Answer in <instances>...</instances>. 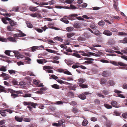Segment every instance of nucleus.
Wrapping results in <instances>:
<instances>
[{"label":"nucleus","instance_id":"f257e3e1","mask_svg":"<svg viewBox=\"0 0 127 127\" xmlns=\"http://www.w3.org/2000/svg\"><path fill=\"white\" fill-rule=\"evenodd\" d=\"M78 16L77 14H71L70 15L66 16L67 18L69 20H73L75 19L76 18L79 20H80L81 17H77Z\"/></svg>","mask_w":127,"mask_h":127},{"label":"nucleus","instance_id":"f03ea898","mask_svg":"<svg viewBox=\"0 0 127 127\" xmlns=\"http://www.w3.org/2000/svg\"><path fill=\"white\" fill-rule=\"evenodd\" d=\"M30 15L33 17L42 18V17L40 14L37 12H35L34 13L30 14Z\"/></svg>","mask_w":127,"mask_h":127},{"label":"nucleus","instance_id":"7ed1b4c3","mask_svg":"<svg viewBox=\"0 0 127 127\" xmlns=\"http://www.w3.org/2000/svg\"><path fill=\"white\" fill-rule=\"evenodd\" d=\"M38 6H37L36 7H34L32 6H31L29 7V9L30 11H36L38 10V9L37 8V7Z\"/></svg>","mask_w":127,"mask_h":127},{"label":"nucleus","instance_id":"20e7f679","mask_svg":"<svg viewBox=\"0 0 127 127\" xmlns=\"http://www.w3.org/2000/svg\"><path fill=\"white\" fill-rule=\"evenodd\" d=\"M40 47L43 48L44 46H43L41 45L39 46H33L32 47V52H34L36 51V50H39L40 49Z\"/></svg>","mask_w":127,"mask_h":127},{"label":"nucleus","instance_id":"39448f33","mask_svg":"<svg viewBox=\"0 0 127 127\" xmlns=\"http://www.w3.org/2000/svg\"><path fill=\"white\" fill-rule=\"evenodd\" d=\"M30 102H27L24 101L23 102V104L25 105H28L27 107L28 108L29 110L30 111H32V107H31V106L29 105Z\"/></svg>","mask_w":127,"mask_h":127},{"label":"nucleus","instance_id":"423d86ee","mask_svg":"<svg viewBox=\"0 0 127 127\" xmlns=\"http://www.w3.org/2000/svg\"><path fill=\"white\" fill-rule=\"evenodd\" d=\"M25 117L24 115H22L20 117L18 116H16L15 117V119L16 121L19 122H22L23 121V118Z\"/></svg>","mask_w":127,"mask_h":127},{"label":"nucleus","instance_id":"0eeeda50","mask_svg":"<svg viewBox=\"0 0 127 127\" xmlns=\"http://www.w3.org/2000/svg\"><path fill=\"white\" fill-rule=\"evenodd\" d=\"M103 33L107 36H110L112 35V33L108 30H105Z\"/></svg>","mask_w":127,"mask_h":127},{"label":"nucleus","instance_id":"6e6552de","mask_svg":"<svg viewBox=\"0 0 127 127\" xmlns=\"http://www.w3.org/2000/svg\"><path fill=\"white\" fill-rule=\"evenodd\" d=\"M14 91L11 90L10 92L11 93V96L13 98H15L16 97H19V95L18 94H15V93L14 92Z\"/></svg>","mask_w":127,"mask_h":127},{"label":"nucleus","instance_id":"1a4fd4ad","mask_svg":"<svg viewBox=\"0 0 127 127\" xmlns=\"http://www.w3.org/2000/svg\"><path fill=\"white\" fill-rule=\"evenodd\" d=\"M81 26V23L79 22H75L73 25L74 27L77 28H80Z\"/></svg>","mask_w":127,"mask_h":127},{"label":"nucleus","instance_id":"9d476101","mask_svg":"<svg viewBox=\"0 0 127 127\" xmlns=\"http://www.w3.org/2000/svg\"><path fill=\"white\" fill-rule=\"evenodd\" d=\"M114 92L115 93H117L118 94V95L119 97L123 98H125L124 96L122 94H120L122 92L121 91H119L117 90H114Z\"/></svg>","mask_w":127,"mask_h":127},{"label":"nucleus","instance_id":"9b49d317","mask_svg":"<svg viewBox=\"0 0 127 127\" xmlns=\"http://www.w3.org/2000/svg\"><path fill=\"white\" fill-rule=\"evenodd\" d=\"M107 85L109 86H113L115 85V83L114 81L109 80L107 82Z\"/></svg>","mask_w":127,"mask_h":127},{"label":"nucleus","instance_id":"f8f14e48","mask_svg":"<svg viewBox=\"0 0 127 127\" xmlns=\"http://www.w3.org/2000/svg\"><path fill=\"white\" fill-rule=\"evenodd\" d=\"M78 85H74L73 86H68V88L71 90H72L74 91H75L76 88L77 87Z\"/></svg>","mask_w":127,"mask_h":127},{"label":"nucleus","instance_id":"ddd939ff","mask_svg":"<svg viewBox=\"0 0 127 127\" xmlns=\"http://www.w3.org/2000/svg\"><path fill=\"white\" fill-rule=\"evenodd\" d=\"M7 90H5L4 87L0 85V93L1 92L6 93Z\"/></svg>","mask_w":127,"mask_h":127},{"label":"nucleus","instance_id":"4468645a","mask_svg":"<svg viewBox=\"0 0 127 127\" xmlns=\"http://www.w3.org/2000/svg\"><path fill=\"white\" fill-rule=\"evenodd\" d=\"M118 43H127V37L125 38L123 40H119L118 41Z\"/></svg>","mask_w":127,"mask_h":127},{"label":"nucleus","instance_id":"2eb2a0df","mask_svg":"<svg viewBox=\"0 0 127 127\" xmlns=\"http://www.w3.org/2000/svg\"><path fill=\"white\" fill-rule=\"evenodd\" d=\"M111 104L113 107L116 108H118L119 107V106H118L117 105V102L116 101H112L111 102Z\"/></svg>","mask_w":127,"mask_h":127},{"label":"nucleus","instance_id":"dca6fc26","mask_svg":"<svg viewBox=\"0 0 127 127\" xmlns=\"http://www.w3.org/2000/svg\"><path fill=\"white\" fill-rule=\"evenodd\" d=\"M7 39L8 40L12 42H15L16 41L15 38L14 37L10 36L8 37Z\"/></svg>","mask_w":127,"mask_h":127},{"label":"nucleus","instance_id":"f3484780","mask_svg":"<svg viewBox=\"0 0 127 127\" xmlns=\"http://www.w3.org/2000/svg\"><path fill=\"white\" fill-rule=\"evenodd\" d=\"M112 124L111 122L110 121H107L105 123V126L107 127H111Z\"/></svg>","mask_w":127,"mask_h":127},{"label":"nucleus","instance_id":"a211bd4d","mask_svg":"<svg viewBox=\"0 0 127 127\" xmlns=\"http://www.w3.org/2000/svg\"><path fill=\"white\" fill-rule=\"evenodd\" d=\"M25 60H27V61L26 62V63L27 64H31V62L30 61L31 60V58L28 57H25Z\"/></svg>","mask_w":127,"mask_h":127},{"label":"nucleus","instance_id":"6ab92c4d","mask_svg":"<svg viewBox=\"0 0 127 127\" xmlns=\"http://www.w3.org/2000/svg\"><path fill=\"white\" fill-rule=\"evenodd\" d=\"M19 10V7L18 6H14L11 9V11L15 12H18Z\"/></svg>","mask_w":127,"mask_h":127},{"label":"nucleus","instance_id":"aec40b11","mask_svg":"<svg viewBox=\"0 0 127 127\" xmlns=\"http://www.w3.org/2000/svg\"><path fill=\"white\" fill-rule=\"evenodd\" d=\"M4 110H0V114L3 116L5 117L6 115V113Z\"/></svg>","mask_w":127,"mask_h":127},{"label":"nucleus","instance_id":"412c9836","mask_svg":"<svg viewBox=\"0 0 127 127\" xmlns=\"http://www.w3.org/2000/svg\"><path fill=\"white\" fill-rule=\"evenodd\" d=\"M78 97L80 98L82 100H84L86 98V96L84 94L79 95Z\"/></svg>","mask_w":127,"mask_h":127},{"label":"nucleus","instance_id":"4be33fe9","mask_svg":"<svg viewBox=\"0 0 127 127\" xmlns=\"http://www.w3.org/2000/svg\"><path fill=\"white\" fill-rule=\"evenodd\" d=\"M29 105L31 106V107L33 108H36V106L37 105L36 103H34L33 102H30Z\"/></svg>","mask_w":127,"mask_h":127},{"label":"nucleus","instance_id":"5701e85b","mask_svg":"<svg viewBox=\"0 0 127 127\" xmlns=\"http://www.w3.org/2000/svg\"><path fill=\"white\" fill-rule=\"evenodd\" d=\"M61 21L64 22L65 23L67 24L69 23V21H68L64 17L63 18L61 19Z\"/></svg>","mask_w":127,"mask_h":127},{"label":"nucleus","instance_id":"b1692460","mask_svg":"<svg viewBox=\"0 0 127 127\" xmlns=\"http://www.w3.org/2000/svg\"><path fill=\"white\" fill-rule=\"evenodd\" d=\"M77 39L79 41L81 42L85 40L86 39L85 38L83 37L79 36L78 37Z\"/></svg>","mask_w":127,"mask_h":127},{"label":"nucleus","instance_id":"393cba45","mask_svg":"<svg viewBox=\"0 0 127 127\" xmlns=\"http://www.w3.org/2000/svg\"><path fill=\"white\" fill-rule=\"evenodd\" d=\"M80 64L79 63H76L75 65L72 66V68L74 69H75L80 67V65H79Z\"/></svg>","mask_w":127,"mask_h":127},{"label":"nucleus","instance_id":"a878e982","mask_svg":"<svg viewBox=\"0 0 127 127\" xmlns=\"http://www.w3.org/2000/svg\"><path fill=\"white\" fill-rule=\"evenodd\" d=\"M26 23L27 25V27L29 28H32L33 26L32 24L29 22L28 21L26 22Z\"/></svg>","mask_w":127,"mask_h":127},{"label":"nucleus","instance_id":"bb28decb","mask_svg":"<svg viewBox=\"0 0 127 127\" xmlns=\"http://www.w3.org/2000/svg\"><path fill=\"white\" fill-rule=\"evenodd\" d=\"M6 70L7 69L6 67L2 66L0 67V71H1L5 72Z\"/></svg>","mask_w":127,"mask_h":127},{"label":"nucleus","instance_id":"cd10ccee","mask_svg":"<svg viewBox=\"0 0 127 127\" xmlns=\"http://www.w3.org/2000/svg\"><path fill=\"white\" fill-rule=\"evenodd\" d=\"M76 81H78L80 84H83L82 83L85 81V80L82 78H80L78 80H76Z\"/></svg>","mask_w":127,"mask_h":127},{"label":"nucleus","instance_id":"c85d7f7f","mask_svg":"<svg viewBox=\"0 0 127 127\" xmlns=\"http://www.w3.org/2000/svg\"><path fill=\"white\" fill-rule=\"evenodd\" d=\"M45 61V59H43L42 60L39 59H37V63L40 64H43V62Z\"/></svg>","mask_w":127,"mask_h":127},{"label":"nucleus","instance_id":"c756f323","mask_svg":"<svg viewBox=\"0 0 127 127\" xmlns=\"http://www.w3.org/2000/svg\"><path fill=\"white\" fill-rule=\"evenodd\" d=\"M74 33H69L67 34V37L70 38L74 35Z\"/></svg>","mask_w":127,"mask_h":127},{"label":"nucleus","instance_id":"7c9ffc66","mask_svg":"<svg viewBox=\"0 0 127 127\" xmlns=\"http://www.w3.org/2000/svg\"><path fill=\"white\" fill-rule=\"evenodd\" d=\"M77 53H82V56H88L89 55L86 53H85L84 51H79Z\"/></svg>","mask_w":127,"mask_h":127},{"label":"nucleus","instance_id":"2f4dec72","mask_svg":"<svg viewBox=\"0 0 127 127\" xmlns=\"http://www.w3.org/2000/svg\"><path fill=\"white\" fill-rule=\"evenodd\" d=\"M107 81L104 78H102L100 80V84L102 85L106 83Z\"/></svg>","mask_w":127,"mask_h":127},{"label":"nucleus","instance_id":"473e14b6","mask_svg":"<svg viewBox=\"0 0 127 127\" xmlns=\"http://www.w3.org/2000/svg\"><path fill=\"white\" fill-rule=\"evenodd\" d=\"M104 106L106 108L108 109H111L112 108V107L111 105L106 103L104 104Z\"/></svg>","mask_w":127,"mask_h":127},{"label":"nucleus","instance_id":"72a5a7b5","mask_svg":"<svg viewBox=\"0 0 127 127\" xmlns=\"http://www.w3.org/2000/svg\"><path fill=\"white\" fill-rule=\"evenodd\" d=\"M31 94H25L22 95V96L24 97H30L31 96Z\"/></svg>","mask_w":127,"mask_h":127},{"label":"nucleus","instance_id":"f704fd0d","mask_svg":"<svg viewBox=\"0 0 127 127\" xmlns=\"http://www.w3.org/2000/svg\"><path fill=\"white\" fill-rule=\"evenodd\" d=\"M88 121L86 120H84L82 122V125L83 126H86L88 124Z\"/></svg>","mask_w":127,"mask_h":127},{"label":"nucleus","instance_id":"c9c22d12","mask_svg":"<svg viewBox=\"0 0 127 127\" xmlns=\"http://www.w3.org/2000/svg\"><path fill=\"white\" fill-rule=\"evenodd\" d=\"M7 29L8 30L11 31H13L14 28L12 26H7Z\"/></svg>","mask_w":127,"mask_h":127},{"label":"nucleus","instance_id":"e433bc0d","mask_svg":"<svg viewBox=\"0 0 127 127\" xmlns=\"http://www.w3.org/2000/svg\"><path fill=\"white\" fill-rule=\"evenodd\" d=\"M79 86H80L82 88H87L88 87V86L86 84H80Z\"/></svg>","mask_w":127,"mask_h":127},{"label":"nucleus","instance_id":"4c0bfd02","mask_svg":"<svg viewBox=\"0 0 127 127\" xmlns=\"http://www.w3.org/2000/svg\"><path fill=\"white\" fill-rule=\"evenodd\" d=\"M9 24H10L11 26H14L16 25V22H14L13 21L11 20L9 22Z\"/></svg>","mask_w":127,"mask_h":127},{"label":"nucleus","instance_id":"58836bf2","mask_svg":"<svg viewBox=\"0 0 127 127\" xmlns=\"http://www.w3.org/2000/svg\"><path fill=\"white\" fill-rule=\"evenodd\" d=\"M72 112L74 113H76L78 112V110L77 108L76 107H74L73 108L72 110Z\"/></svg>","mask_w":127,"mask_h":127},{"label":"nucleus","instance_id":"ea45409f","mask_svg":"<svg viewBox=\"0 0 127 127\" xmlns=\"http://www.w3.org/2000/svg\"><path fill=\"white\" fill-rule=\"evenodd\" d=\"M94 102L95 104L97 105L99 104L100 103V100L97 99H95L94 100Z\"/></svg>","mask_w":127,"mask_h":127},{"label":"nucleus","instance_id":"a19ab883","mask_svg":"<svg viewBox=\"0 0 127 127\" xmlns=\"http://www.w3.org/2000/svg\"><path fill=\"white\" fill-rule=\"evenodd\" d=\"M67 95L71 97H73L74 96L73 93L72 92H69L67 93Z\"/></svg>","mask_w":127,"mask_h":127},{"label":"nucleus","instance_id":"79ce46f5","mask_svg":"<svg viewBox=\"0 0 127 127\" xmlns=\"http://www.w3.org/2000/svg\"><path fill=\"white\" fill-rule=\"evenodd\" d=\"M118 65H119L121 66H127V64H125L123 63L120 62H118Z\"/></svg>","mask_w":127,"mask_h":127},{"label":"nucleus","instance_id":"37998d69","mask_svg":"<svg viewBox=\"0 0 127 127\" xmlns=\"http://www.w3.org/2000/svg\"><path fill=\"white\" fill-rule=\"evenodd\" d=\"M52 87L56 89H59V86L56 84H54L51 86Z\"/></svg>","mask_w":127,"mask_h":127},{"label":"nucleus","instance_id":"c03bdc74","mask_svg":"<svg viewBox=\"0 0 127 127\" xmlns=\"http://www.w3.org/2000/svg\"><path fill=\"white\" fill-rule=\"evenodd\" d=\"M8 71L10 74H15L16 73V72H17L16 71L12 69L9 70Z\"/></svg>","mask_w":127,"mask_h":127},{"label":"nucleus","instance_id":"a18cd8bd","mask_svg":"<svg viewBox=\"0 0 127 127\" xmlns=\"http://www.w3.org/2000/svg\"><path fill=\"white\" fill-rule=\"evenodd\" d=\"M74 0H65L64 1V3L67 4H71L72 2Z\"/></svg>","mask_w":127,"mask_h":127},{"label":"nucleus","instance_id":"49530a36","mask_svg":"<svg viewBox=\"0 0 127 127\" xmlns=\"http://www.w3.org/2000/svg\"><path fill=\"white\" fill-rule=\"evenodd\" d=\"M74 29L73 27H67L66 28V30L68 32H70L73 30Z\"/></svg>","mask_w":127,"mask_h":127},{"label":"nucleus","instance_id":"de8ad7c7","mask_svg":"<svg viewBox=\"0 0 127 127\" xmlns=\"http://www.w3.org/2000/svg\"><path fill=\"white\" fill-rule=\"evenodd\" d=\"M102 75L104 77H107L109 75V74L107 72L103 71L102 74Z\"/></svg>","mask_w":127,"mask_h":127},{"label":"nucleus","instance_id":"09e8293b","mask_svg":"<svg viewBox=\"0 0 127 127\" xmlns=\"http://www.w3.org/2000/svg\"><path fill=\"white\" fill-rule=\"evenodd\" d=\"M47 3H48V4L53 5L55 4L56 2L55 0H52L48 1Z\"/></svg>","mask_w":127,"mask_h":127},{"label":"nucleus","instance_id":"8fccbe9b","mask_svg":"<svg viewBox=\"0 0 127 127\" xmlns=\"http://www.w3.org/2000/svg\"><path fill=\"white\" fill-rule=\"evenodd\" d=\"M23 121L25 122H30L31 121V119L29 118H23Z\"/></svg>","mask_w":127,"mask_h":127},{"label":"nucleus","instance_id":"3c124183","mask_svg":"<svg viewBox=\"0 0 127 127\" xmlns=\"http://www.w3.org/2000/svg\"><path fill=\"white\" fill-rule=\"evenodd\" d=\"M104 24L105 23L104 22L102 21H101L98 23V24L99 25L101 26H103Z\"/></svg>","mask_w":127,"mask_h":127},{"label":"nucleus","instance_id":"603ef678","mask_svg":"<svg viewBox=\"0 0 127 127\" xmlns=\"http://www.w3.org/2000/svg\"><path fill=\"white\" fill-rule=\"evenodd\" d=\"M69 104L70 105L74 106H75L77 105L76 102L74 101H72L70 102Z\"/></svg>","mask_w":127,"mask_h":127},{"label":"nucleus","instance_id":"864d4df0","mask_svg":"<svg viewBox=\"0 0 127 127\" xmlns=\"http://www.w3.org/2000/svg\"><path fill=\"white\" fill-rule=\"evenodd\" d=\"M65 122V121L64 120L62 119L61 120L59 121L58 122V123L60 124L59 125L61 126V125L62 124H63V123H64Z\"/></svg>","mask_w":127,"mask_h":127},{"label":"nucleus","instance_id":"5fc2aeb1","mask_svg":"<svg viewBox=\"0 0 127 127\" xmlns=\"http://www.w3.org/2000/svg\"><path fill=\"white\" fill-rule=\"evenodd\" d=\"M112 19H115L117 20H119L120 19V17L119 16H113L111 17Z\"/></svg>","mask_w":127,"mask_h":127},{"label":"nucleus","instance_id":"6e6d98bb","mask_svg":"<svg viewBox=\"0 0 127 127\" xmlns=\"http://www.w3.org/2000/svg\"><path fill=\"white\" fill-rule=\"evenodd\" d=\"M73 55L78 58H81V56L78 54L74 53L73 54Z\"/></svg>","mask_w":127,"mask_h":127},{"label":"nucleus","instance_id":"4d7b16f0","mask_svg":"<svg viewBox=\"0 0 127 127\" xmlns=\"http://www.w3.org/2000/svg\"><path fill=\"white\" fill-rule=\"evenodd\" d=\"M102 92L104 95H107L109 94V92L108 91L106 90H104L102 91Z\"/></svg>","mask_w":127,"mask_h":127},{"label":"nucleus","instance_id":"13d9d810","mask_svg":"<svg viewBox=\"0 0 127 127\" xmlns=\"http://www.w3.org/2000/svg\"><path fill=\"white\" fill-rule=\"evenodd\" d=\"M113 7L117 11V7L116 5V2L114 1Z\"/></svg>","mask_w":127,"mask_h":127},{"label":"nucleus","instance_id":"bf43d9fd","mask_svg":"<svg viewBox=\"0 0 127 127\" xmlns=\"http://www.w3.org/2000/svg\"><path fill=\"white\" fill-rule=\"evenodd\" d=\"M0 14L4 16L5 17H10L11 16V15L10 13L2 14L1 13H0Z\"/></svg>","mask_w":127,"mask_h":127},{"label":"nucleus","instance_id":"052dcab7","mask_svg":"<svg viewBox=\"0 0 127 127\" xmlns=\"http://www.w3.org/2000/svg\"><path fill=\"white\" fill-rule=\"evenodd\" d=\"M12 83L14 85H16L18 84V82L15 79H13L12 81Z\"/></svg>","mask_w":127,"mask_h":127},{"label":"nucleus","instance_id":"680f3d73","mask_svg":"<svg viewBox=\"0 0 127 127\" xmlns=\"http://www.w3.org/2000/svg\"><path fill=\"white\" fill-rule=\"evenodd\" d=\"M1 21L2 22L5 24H7V22L6 21V20L5 18H3L1 19Z\"/></svg>","mask_w":127,"mask_h":127},{"label":"nucleus","instance_id":"e2e57ef3","mask_svg":"<svg viewBox=\"0 0 127 127\" xmlns=\"http://www.w3.org/2000/svg\"><path fill=\"white\" fill-rule=\"evenodd\" d=\"M64 73L65 74L68 75H72V74L70 72L68 71V70L64 71Z\"/></svg>","mask_w":127,"mask_h":127},{"label":"nucleus","instance_id":"0e129e2a","mask_svg":"<svg viewBox=\"0 0 127 127\" xmlns=\"http://www.w3.org/2000/svg\"><path fill=\"white\" fill-rule=\"evenodd\" d=\"M0 41L2 42H6L7 40L6 38L0 37Z\"/></svg>","mask_w":127,"mask_h":127},{"label":"nucleus","instance_id":"69168bd1","mask_svg":"<svg viewBox=\"0 0 127 127\" xmlns=\"http://www.w3.org/2000/svg\"><path fill=\"white\" fill-rule=\"evenodd\" d=\"M90 27L92 29H95L97 28L96 26L94 24L91 25Z\"/></svg>","mask_w":127,"mask_h":127},{"label":"nucleus","instance_id":"338daca9","mask_svg":"<svg viewBox=\"0 0 127 127\" xmlns=\"http://www.w3.org/2000/svg\"><path fill=\"white\" fill-rule=\"evenodd\" d=\"M122 116L124 118L126 119L127 118V112H126L123 114Z\"/></svg>","mask_w":127,"mask_h":127},{"label":"nucleus","instance_id":"774afa93","mask_svg":"<svg viewBox=\"0 0 127 127\" xmlns=\"http://www.w3.org/2000/svg\"><path fill=\"white\" fill-rule=\"evenodd\" d=\"M121 52L124 53H125L127 54V47L125 48L124 49L122 50L121 51Z\"/></svg>","mask_w":127,"mask_h":127}]
</instances>
